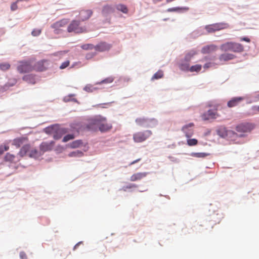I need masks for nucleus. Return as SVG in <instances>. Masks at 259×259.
<instances>
[{
  "label": "nucleus",
  "instance_id": "nucleus-45",
  "mask_svg": "<svg viewBox=\"0 0 259 259\" xmlns=\"http://www.w3.org/2000/svg\"><path fill=\"white\" fill-rule=\"evenodd\" d=\"M181 9V8H180L179 7H177V8H169L167 9V12H175V11H177L178 10H179Z\"/></svg>",
  "mask_w": 259,
  "mask_h": 259
},
{
  "label": "nucleus",
  "instance_id": "nucleus-34",
  "mask_svg": "<svg viewBox=\"0 0 259 259\" xmlns=\"http://www.w3.org/2000/svg\"><path fill=\"white\" fill-rule=\"evenodd\" d=\"M114 80V79L113 77H108L103 80H102L100 82H98L97 83V84H102V83H111Z\"/></svg>",
  "mask_w": 259,
  "mask_h": 259
},
{
  "label": "nucleus",
  "instance_id": "nucleus-26",
  "mask_svg": "<svg viewBox=\"0 0 259 259\" xmlns=\"http://www.w3.org/2000/svg\"><path fill=\"white\" fill-rule=\"evenodd\" d=\"M83 155V153L79 150H76L75 151H73L69 153L68 156L69 157H80Z\"/></svg>",
  "mask_w": 259,
  "mask_h": 259
},
{
  "label": "nucleus",
  "instance_id": "nucleus-15",
  "mask_svg": "<svg viewBox=\"0 0 259 259\" xmlns=\"http://www.w3.org/2000/svg\"><path fill=\"white\" fill-rule=\"evenodd\" d=\"M218 50V46L211 44L206 45L202 47L201 49V53L203 54H210L212 52H215Z\"/></svg>",
  "mask_w": 259,
  "mask_h": 259
},
{
  "label": "nucleus",
  "instance_id": "nucleus-50",
  "mask_svg": "<svg viewBox=\"0 0 259 259\" xmlns=\"http://www.w3.org/2000/svg\"><path fill=\"white\" fill-rule=\"evenodd\" d=\"M20 256L22 259L26 258V257L25 253L23 252H20Z\"/></svg>",
  "mask_w": 259,
  "mask_h": 259
},
{
  "label": "nucleus",
  "instance_id": "nucleus-29",
  "mask_svg": "<svg viewBox=\"0 0 259 259\" xmlns=\"http://www.w3.org/2000/svg\"><path fill=\"white\" fill-rule=\"evenodd\" d=\"M29 146L28 145H25L21 149L19 154L21 156H24L29 150Z\"/></svg>",
  "mask_w": 259,
  "mask_h": 259
},
{
  "label": "nucleus",
  "instance_id": "nucleus-7",
  "mask_svg": "<svg viewBox=\"0 0 259 259\" xmlns=\"http://www.w3.org/2000/svg\"><path fill=\"white\" fill-rule=\"evenodd\" d=\"M67 30L69 32H74L77 33L87 31L85 28L79 26V22L77 20H73L71 22L68 26Z\"/></svg>",
  "mask_w": 259,
  "mask_h": 259
},
{
  "label": "nucleus",
  "instance_id": "nucleus-32",
  "mask_svg": "<svg viewBox=\"0 0 259 259\" xmlns=\"http://www.w3.org/2000/svg\"><path fill=\"white\" fill-rule=\"evenodd\" d=\"M163 76V72L161 70H159L156 73H155L152 77V79H158L161 78Z\"/></svg>",
  "mask_w": 259,
  "mask_h": 259
},
{
  "label": "nucleus",
  "instance_id": "nucleus-6",
  "mask_svg": "<svg viewBox=\"0 0 259 259\" xmlns=\"http://www.w3.org/2000/svg\"><path fill=\"white\" fill-rule=\"evenodd\" d=\"M228 27V25L226 23H218L206 25L205 27V29L208 33H213Z\"/></svg>",
  "mask_w": 259,
  "mask_h": 259
},
{
  "label": "nucleus",
  "instance_id": "nucleus-25",
  "mask_svg": "<svg viewBox=\"0 0 259 259\" xmlns=\"http://www.w3.org/2000/svg\"><path fill=\"white\" fill-rule=\"evenodd\" d=\"M116 8L117 10L122 12L124 14H127L128 13V10L127 7L122 4H118L116 6Z\"/></svg>",
  "mask_w": 259,
  "mask_h": 259
},
{
  "label": "nucleus",
  "instance_id": "nucleus-55",
  "mask_svg": "<svg viewBox=\"0 0 259 259\" xmlns=\"http://www.w3.org/2000/svg\"><path fill=\"white\" fill-rule=\"evenodd\" d=\"M162 0H157L158 2H161Z\"/></svg>",
  "mask_w": 259,
  "mask_h": 259
},
{
  "label": "nucleus",
  "instance_id": "nucleus-41",
  "mask_svg": "<svg viewBox=\"0 0 259 259\" xmlns=\"http://www.w3.org/2000/svg\"><path fill=\"white\" fill-rule=\"evenodd\" d=\"M69 64L70 62L69 60L65 61L61 64V65L60 66V68L61 69H65L69 66Z\"/></svg>",
  "mask_w": 259,
  "mask_h": 259
},
{
  "label": "nucleus",
  "instance_id": "nucleus-56",
  "mask_svg": "<svg viewBox=\"0 0 259 259\" xmlns=\"http://www.w3.org/2000/svg\"><path fill=\"white\" fill-rule=\"evenodd\" d=\"M258 98H259V95H258Z\"/></svg>",
  "mask_w": 259,
  "mask_h": 259
},
{
  "label": "nucleus",
  "instance_id": "nucleus-22",
  "mask_svg": "<svg viewBox=\"0 0 259 259\" xmlns=\"http://www.w3.org/2000/svg\"><path fill=\"white\" fill-rule=\"evenodd\" d=\"M197 54V52L194 50H191L190 52L186 53L184 58V61L186 62H189L192 58Z\"/></svg>",
  "mask_w": 259,
  "mask_h": 259
},
{
  "label": "nucleus",
  "instance_id": "nucleus-51",
  "mask_svg": "<svg viewBox=\"0 0 259 259\" xmlns=\"http://www.w3.org/2000/svg\"><path fill=\"white\" fill-rule=\"evenodd\" d=\"M252 109L254 111H257V112H259V106H253L252 107Z\"/></svg>",
  "mask_w": 259,
  "mask_h": 259
},
{
  "label": "nucleus",
  "instance_id": "nucleus-21",
  "mask_svg": "<svg viewBox=\"0 0 259 259\" xmlns=\"http://www.w3.org/2000/svg\"><path fill=\"white\" fill-rule=\"evenodd\" d=\"M23 80L31 84H34L35 83V76L32 74H28L24 75L23 78Z\"/></svg>",
  "mask_w": 259,
  "mask_h": 259
},
{
  "label": "nucleus",
  "instance_id": "nucleus-10",
  "mask_svg": "<svg viewBox=\"0 0 259 259\" xmlns=\"http://www.w3.org/2000/svg\"><path fill=\"white\" fill-rule=\"evenodd\" d=\"M254 128V125L250 123H241L236 127V130L238 132L247 133L250 132Z\"/></svg>",
  "mask_w": 259,
  "mask_h": 259
},
{
  "label": "nucleus",
  "instance_id": "nucleus-33",
  "mask_svg": "<svg viewBox=\"0 0 259 259\" xmlns=\"http://www.w3.org/2000/svg\"><path fill=\"white\" fill-rule=\"evenodd\" d=\"M187 144L190 146H195L198 143L197 140L195 139H189L187 140Z\"/></svg>",
  "mask_w": 259,
  "mask_h": 259
},
{
  "label": "nucleus",
  "instance_id": "nucleus-18",
  "mask_svg": "<svg viewBox=\"0 0 259 259\" xmlns=\"http://www.w3.org/2000/svg\"><path fill=\"white\" fill-rule=\"evenodd\" d=\"M244 100L243 97H234L228 102L227 106L230 107H233L238 105L241 101Z\"/></svg>",
  "mask_w": 259,
  "mask_h": 259
},
{
  "label": "nucleus",
  "instance_id": "nucleus-47",
  "mask_svg": "<svg viewBox=\"0 0 259 259\" xmlns=\"http://www.w3.org/2000/svg\"><path fill=\"white\" fill-rule=\"evenodd\" d=\"M241 41H245L247 42H249L250 41V39L247 37H242L240 38Z\"/></svg>",
  "mask_w": 259,
  "mask_h": 259
},
{
  "label": "nucleus",
  "instance_id": "nucleus-44",
  "mask_svg": "<svg viewBox=\"0 0 259 259\" xmlns=\"http://www.w3.org/2000/svg\"><path fill=\"white\" fill-rule=\"evenodd\" d=\"M213 65V63H212L207 62L204 65L203 68L204 69H208V68L211 67Z\"/></svg>",
  "mask_w": 259,
  "mask_h": 259
},
{
  "label": "nucleus",
  "instance_id": "nucleus-27",
  "mask_svg": "<svg viewBox=\"0 0 259 259\" xmlns=\"http://www.w3.org/2000/svg\"><path fill=\"white\" fill-rule=\"evenodd\" d=\"M202 68L201 65L200 64H196L195 65H193L190 68V71L191 72H199L200 71Z\"/></svg>",
  "mask_w": 259,
  "mask_h": 259
},
{
  "label": "nucleus",
  "instance_id": "nucleus-14",
  "mask_svg": "<svg viewBox=\"0 0 259 259\" xmlns=\"http://www.w3.org/2000/svg\"><path fill=\"white\" fill-rule=\"evenodd\" d=\"M54 145V141L44 142L40 145V149L43 152L50 151L53 149Z\"/></svg>",
  "mask_w": 259,
  "mask_h": 259
},
{
  "label": "nucleus",
  "instance_id": "nucleus-17",
  "mask_svg": "<svg viewBox=\"0 0 259 259\" xmlns=\"http://www.w3.org/2000/svg\"><path fill=\"white\" fill-rule=\"evenodd\" d=\"M147 175L148 172H146L135 173L130 177V181L132 182L140 181L146 177Z\"/></svg>",
  "mask_w": 259,
  "mask_h": 259
},
{
  "label": "nucleus",
  "instance_id": "nucleus-54",
  "mask_svg": "<svg viewBox=\"0 0 259 259\" xmlns=\"http://www.w3.org/2000/svg\"><path fill=\"white\" fill-rule=\"evenodd\" d=\"M29 0H16V2L17 3H19V2H22V1H26V2H27Z\"/></svg>",
  "mask_w": 259,
  "mask_h": 259
},
{
  "label": "nucleus",
  "instance_id": "nucleus-5",
  "mask_svg": "<svg viewBox=\"0 0 259 259\" xmlns=\"http://www.w3.org/2000/svg\"><path fill=\"white\" fill-rule=\"evenodd\" d=\"M136 123L140 126L146 124L148 127H152L157 124V120L155 118H138L135 120Z\"/></svg>",
  "mask_w": 259,
  "mask_h": 259
},
{
  "label": "nucleus",
  "instance_id": "nucleus-31",
  "mask_svg": "<svg viewBox=\"0 0 259 259\" xmlns=\"http://www.w3.org/2000/svg\"><path fill=\"white\" fill-rule=\"evenodd\" d=\"M82 144V142L80 140H76L72 142L70 144V147L72 148H76L79 147Z\"/></svg>",
  "mask_w": 259,
  "mask_h": 259
},
{
  "label": "nucleus",
  "instance_id": "nucleus-39",
  "mask_svg": "<svg viewBox=\"0 0 259 259\" xmlns=\"http://www.w3.org/2000/svg\"><path fill=\"white\" fill-rule=\"evenodd\" d=\"M138 187V186L136 184H130L127 186H123L122 187V190L124 191H127V189H131V188H137Z\"/></svg>",
  "mask_w": 259,
  "mask_h": 259
},
{
  "label": "nucleus",
  "instance_id": "nucleus-2",
  "mask_svg": "<svg viewBox=\"0 0 259 259\" xmlns=\"http://www.w3.org/2000/svg\"><path fill=\"white\" fill-rule=\"evenodd\" d=\"M94 123L97 125L101 132H107L112 128V124L107 122L106 118L102 116H97L94 119Z\"/></svg>",
  "mask_w": 259,
  "mask_h": 259
},
{
  "label": "nucleus",
  "instance_id": "nucleus-48",
  "mask_svg": "<svg viewBox=\"0 0 259 259\" xmlns=\"http://www.w3.org/2000/svg\"><path fill=\"white\" fill-rule=\"evenodd\" d=\"M9 149V147L8 145H5L4 146H3V150H4V151H6L7 150H8Z\"/></svg>",
  "mask_w": 259,
  "mask_h": 259
},
{
  "label": "nucleus",
  "instance_id": "nucleus-9",
  "mask_svg": "<svg viewBox=\"0 0 259 259\" xmlns=\"http://www.w3.org/2000/svg\"><path fill=\"white\" fill-rule=\"evenodd\" d=\"M68 23V19H63L54 23L52 25L51 27L54 29L56 33H58L59 31L62 30L63 28L65 27Z\"/></svg>",
  "mask_w": 259,
  "mask_h": 259
},
{
  "label": "nucleus",
  "instance_id": "nucleus-40",
  "mask_svg": "<svg viewBox=\"0 0 259 259\" xmlns=\"http://www.w3.org/2000/svg\"><path fill=\"white\" fill-rule=\"evenodd\" d=\"M41 32V30L40 29H34L32 32L31 34L34 36H38Z\"/></svg>",
  "mask_w": 259,
  "mask_h": 259
},
{
  "label": "nucleus",
  "instance_id": "nucleus-53",
  "mask_svg": "<svg viewBox=\"0 0 259 259\" xmlns=\"http://www.w3.org/2000/svg\"><path fill=\"white\" fill-rule=\"evenodd\" d=\"M81 243H82V242H79L77 243V244L74 246V249H75L77 248V246H78L80 244H81Z\"/></svg>",
  "mask_w": 259,
  "mask_h": 259
},
{
  "label": "nucleus",
  "instance_id": "nucleus-23",
  "mask_svg": "<svg viewBox=\"0 0 259 259\" xmlns=\"http://www.w3.org/2000/svg\"><path fill=\"white\" fill-rule=\"evenodd\" d=\"M114 8L111 6L107 5L103 7L102 13L103 15H107L114 12Z\"/></svg>",
  "mask_w": 259,
  "mask_h": 259
},
{
  "label": "nucleus",
  "instance_id": "nucleus-36",
  "mask_svg": "<svg viewBox=\"0 0 259 259\" xmlns=\"http://www.w3.org/2000/svg\"><path fill=\"white\" fill-rule=\"evenodd\" d=\"M5 159L6 161H13L15 159V156L13 154H11L9 153H7L5 157Z\"/></svg>",
  "mask_w": 259,
  "mask_h": 259
},
{
  "label": "nucleus",
  "instance_id": "nucleus-20",
  "mask_svg": "<svg viewBox=\"0 0 259 259\" xmlns=\"http://www.w3.org/2000/svg\"><path fill=\"white\" fill-rule=\"evenodd\" d=\"M235 58V56L230 53H224L219 56L220 61H228Z\"/></svg>",
  "mask_w": 259,
  "mask_h": 259
},
{
  "label": "nucleus",
  "instance_id": "nucleus-43",
  "mask_svg": "<svg viewBox=\"0 0 259 259\" xmlns=\"http://www.w3.org/2000/svg\"><path fill=\"white\" fill-rule=\"evenodd\" d=\"M84 90L88 92H91L93 91V87L91 85H87L84 87Z\"/></svg>",
  "mask_w": 259,
  "mask_h": 259
},
{
  "label": "nucleus",
  "instance_id": "nucleus-35",
  "mask_svg": "<svg viewBox=\"0 0 259 259\" xmlns=\"http://www.w3.org/2000/svg\"><path fill=\"white\" fill-rule=\"evenodd\" d=\"M81 48L85 50L95 49V46L92 44H84L82 45Z\"/></svg>",
  "mask_w": 259,
  "mask_h": 259
},
{
  "label": "nucleus",
  "instance_id": "nucleus-19",
  "mask_svg": "<svg viewBox=\"0 0 259 259\" xmlns=\"http://www.w3.org/2000/svg\"><path fill=\"white\" fill-rule=\"evenodd\" d=\"M67 132V131L65 128H59L57 129L55 133L53 135V137L55 140L60 139L62 135Z\"/></svg>",
  "mask_w": 259,
  "mask_h": 259
},
{
  "label": "nucleus",
  "instance_id": "nucleus-28",
  "mask_svg": "<svg viewBox=\"0 0 259 259\" xmlns=\"http://www.w3.org/2000/svg\"><path fill=\"white\" fill-rule=\"evenodd\" d=\"M190 68L189 62H185L180 65V68L183 71H190Z\"/></svg>",
  "mask_w": 259,
  "mask_h": 259
},
{
  "label": "nucleus",
  "instance_id": "nucleus-1",
  "mask_svg": "<svg viewBox=\"0 0 259 259\" xmlns=\"http://www.w3.org/2000/svg\"><path fill=\"white\" fill-rule=\"evenodd\" d=\"M220 49L223 52L232 51L236 53H240L244 51V47L240 44L230 41L222 44L220 46Z\"/></svg>",
  "mask_w": 259,
  "mask_h": 259
},
{
  "label": "nucleus",
  "instance_id": "nucleus-3",
  "mask_svg": "<svg viewBox=\"0 0 259 259\" xmlns=\"http://www.w3.org/2000/svg\"><path fill=\"white\" fill-rule=\"evenodd\" d=\"M152 134L150 130L138 132L133 135V140L136 143H141L146 141Z\"/></svg>",
  "mask_w": 259,
  "mask_h": 259
},
{
  "label": "nucleus",
  "instance_id": "nucleus-8",
  "mask_svg": "<svg viewBox=\"0 0 259 259\" xmlns=\"http://www.w3.org/2000/svg\"><path fill=\"white\" fill-rule=\"evenodd\" d=\"M219 116L220 115L217 112V108L214 110L211 109L208 110L206 112H205L201 115L202 119L203 120L215 119Z\"/></svg>",
  "mask_w": 259,
  "mask_h": 259
},
{
  "label": "nucleus",
  "instance_id": "nucleus-52",
  "mask_svg": "<svg viewBox=\"0 0 259 259\" xmlns=\"http://www.w3.org/2000/svg\"><path fill=\"white\" fill-rule=\"evenodd\" d=\"M4 153L3 150V145L0 146V155Z\"/></svg>",
  "mask_w": 259,
  "mask_h": 259
},
{
  "label": "nucleus",
  "instance_id": "nucleus-38",
  "mask_svg": "<svg viewBox=\"0 0 259 259\" xmlns=\"http://www.w3.org/2000/svg\"><path fill=\"white\" fill-rule=\"evenodd\" d=\"M194 156L198 158H204L208 154L205 153H194L192 154Z\"/></svg>",
  "mask_w": 259,
  "mask_h": 259
},
{
  "label": "nucleus",
  "instance_id": "nucleus-46",
  "mask_svg": "<svg viewBox=\"0 0 259 259\" xmlns=\"http://www.w3.org/2000/svg\"><path fill=\"white\" fill-rule=\"evenodd\" d=\"M20 140H17V139H15L13 141V144L15 145H16L17 146V148L19 147H20V145H19V143H20Z\"/></svg>",
  "mask_w": 259,
  "mask_h": 259
},
{
  "label": "nucleus",
  "instance_id": "nucleus-37",
  "mask_svg": "<svg viewBox=\"0 0 259 259\" xmlns=\"http://www.w3.org/2000/svg\"><path fill=\"white\" fill-rule=\"evenodd\" d=\"M74 138V136L72 134H69L65 136L63 139V142H66L69 140H72Z\"/></svg>",
  "mask_w": 259,
  "mask_h": 259
},
{
  "label": "nucleus",
  "instance_id": "nucleus-11",
  "mask_svg": "<svg viewBox=\"0 0 259 259\" xmlns=\"http://www.w3.org/2000/svg\"><path fill=\"white\" fill-rule=\"evenodd\" d=\"M194 126L193 123H190L182 127V131L185 133L187 138H189L193 136L194 134L193 127Z\"/></svg>",
  "mask_w": 259,
  "mask_h": 259
},
{
  "label": "nucleus",
  "instance_id": "nucleus-24",
  "mask_svg": "<svg viewBox=\"0 0 259 259\" xmlns=\"http://www.w3.org/2000/svg\"><path fill=\"white\" fill-rule=\"evenodd\" d=\"M58 127L57 125H51L45 128L44 131L47 134L54 135Z\"/></svg>",
  "mask_w": 259,
  "mask_h": 259
},
{
  "label": "nucleus",
  "instance_id": "nucleus-49",
  "mask_svg": "<svg viewBox=\"0 0 259 259\" xmlns=\"http://www.w3.org/2000/svg\"><path fill=\"white\" fill-rule=\"evenodd\" d=\"M141 160V158H139V159H137L133 161H132L130 164V165H133V164H134L135 163L140 161Z\"/></svg>",
  "mask_w": 259,
  "mask_h": 259
},
{
  "label": "nucleus",
  "instance_id": "nucleus-4",
  "mask_svg": "<svg viewBox=\"0 0 259 259\" xmlns=\"http://www.w3.org/2000/svg\"><path fill=\"white\" fill-rule=\"evenodd\" d=\"M33 70L32 63L31 61H20L17 66V70L20 73L30 72Z\"/></svg>",
  "mask_w": 259,
  "mask_h": 259
},
{
  "label": "nucleus",
  "instance_id": "nucleus-13",
  "mask_svg": "<svg viewBox=\"0 0 259 259\" xmlns=\"http://www.w3.org/2000/svg\"><path fill=\"white\" fill-rule=\"evenodd\" d=\"M93 11L91 10H82L79 12V18L82 21L88 20L93 15Z\"/></svg>",
  "mask_w": 259,
  "mask_h": 259
},
{
  "label": "nucleus",
  "instance_id": "nucleus-16",
  "mask_svg": "<svg viewBox=\"0 0 259 259\" xmlns=\"http://www.w3.org/2000/svg\"><path fill=\"white\" fill-rule=\"evenodd\" d=\"M47 62L45 60H41L37 62L33 67V70L39 71H42L47 68L46 65Z\"/></svg>",
  "mask_w": 259,
  "mask_h": 259
},
{
  "label": "nucleus",
  "instance_id": "nucleus-30",
  "mask_svg": "<svg viewBox=\"0 0 259 259\" xmlns=\"http://www.w3.org/2000/svg\"><path fill=\"white\" fill-rule=\"evenodd\" d=\"M10 67V64L7 62H4L0 64V69L4 71L9 70Z\"/></svg>",
  "mask_w": 259,
  "mask_h": 259
},
{
  "label": "nucleus",
  "instance_id": "nucleus-42",
  "mask_svg": "<svg viewBox=\"0 0 259 259\" xmlns=\"http://www.w3.org/2000/svg\"><path fill=\"white\" fill-rule=\"evenodd\" d=\"M18 3L16 1L15 2L13 3L11 5V10L12 11H14L18 9Z\"/></svg>",
  "mask_w": 259,
  "mask_h": 259
},
{
  "label": "nucleus",
  "instance_id": "nucleus-12",
  "mask_svg": "<svg viewBox=\"0 0 259 259\" xmlns=\"http://www.w3.org/2000/svg\"><path fill=\"white\" fill-rule=\"evenodd\" d=\"M112 46L106 42H101L95 46V50L99 52H104L109 50Z\"/></svg>",
  "mask_w": 259,
  "mask_h": 259
}]
</instances>
